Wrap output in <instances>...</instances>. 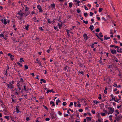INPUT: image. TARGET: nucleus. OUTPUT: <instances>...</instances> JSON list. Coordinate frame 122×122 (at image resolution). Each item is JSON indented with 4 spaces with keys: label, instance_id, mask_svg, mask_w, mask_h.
<instances>
[{
    "label": "nucleus",
    "instance_id": "nucleus-1",
    "mask_svg": "<svg viewBox=\"0 0 122 122\" xmlns=\"http://www.w3.org/2000/svg\"><path fill=\"white\" fill-rule=\"evenodd\" d=\"M17 86L19 89V91L20 92V90H21V93H22L24 91H25V92L26 93L28 92V89H27L26 85H24L23 89L21 88V87L22 86V85H21L20 84H19V83L17 84Z\"/></svg>",
    "mask_w": 122,
    "mask_h": 122
},
{
    "label": "nucleus",
    "instance_id": "nucleus-2",
    "mask_svg": "<svg viewBox=\"0 0 122 122\" xmlns=\"http://www.w3.org/2000/svg\"><path fill=\"white\" fill-rule=\"evenodd\" d=\"M108 109L109 110V112L108 114H112L114 111V109L112 107H108Z\"/></svg>",
    "mask_w": 122,
    "mask_h": 122
},
{
    "label": "nucleus",
    "instance_id": "nucleus-3",
    "mask_svg": "<svg viewBox=\"0 0 122 122\" xmlns=\"http://www.w3.org/2000/svg\"><path fill=\"white\" fill-rule=\"evenodd\" d=\"M7 86L8 87V88L11 89L14 87V85L11 84L10 82L9 84H7Z\"/></svg>",
    "mask_w": 122,
    "mask_h": 122
},
{
    "label": "nucleus",
    "instance_id": "nucleus-4",
    "mask_svg": "<svg viewBox=\"0 0 122 122\" xmlns=\"http://www.w3.org/2000/svg\"><path fill=\"white\" fill-rule=\"evenodd\" d=\"M83 36L84 39L85 41L86 40L88 39V37L86 34H84L83 35Z\"/></svg>",
    "mask_w": 122,
    "mask_h": 122
},
{
    "label": "nucleus",
    "instance_id": "nucleus-5",
    "mask_svg": "<svg viewBox=\"0 0 122 122\" xmlns=\"http://www.w3.org/2000/svg\"><path fill=\"white\" fill-rule=\"evenodd\" d=\"M2 23H3L5 25H6L7 24V22L6 20L4 19L3 20L2 19L1 20Z\"/></svg>",
    "mask_w": 122,
    "mask_h": 122
},
{
    "label": "nucleus",
    "instance_id": "nucleus-6",
    "mask_svg": "<svg viewBox=\"0 0 122 122\" xmlns=\"http://www.w3.org/2000/svg\"><path fill=\"white\" fill-rule=\"evenodd\" d=\"M86 118L87 120V122H90L92 119L91 117H87Z\"/></svg>",
    "mask_w": 122,
    "mask_h": 122
},
{
    "label": "nucleus",
    "instance_id": "nucleus-7",
    "mask_svg": "<svg viewBox=\"0 0 122 122\" xmlns=\"http://www.w3.org/2000/svg\"><path fill=\"white\" fill-rule=\"evenodd\" d=\"M111 51L113 54H116L117 51L115 50H111Z\"/></svg>",
    "mask_w": 122,
    "mask_h": 122
},
{
    "label": "nucleus",
    "instance_id": "nucleus-8",
    "mask_svg": "<svg viewBox=\"0 0 122 122\" xmlns=\"http://www.w3.org/2000/svg\"><path fill=\"white\" fill-rule=\"evenodd\" d=\"M8 56H10V57L11 58L12 60H13L14 58L12 57H14V56L12 55H11L10 53H8L7 54Z\"/></svg>",
    "mask_w": 122,
    "mask_h": 122
},
{
    "label": "nucleus",
    "instance_id": "nucleus-9",
    "mask_svg": "<svg viewBox=\"0 0 122 122\" xmlns=\"http://www.w3.org/2000/svg\"><path fill=\"white\" fill-rule=\"evenodd\" d=\"M18 14L19 15L20 17H22L23 16L24 13H22L20 11L18 12Z\"/></svg>",
    "mask_w": 122,
    "mask_h": 122
},
{
    "label": "nucleus",
    "instance_id": "nucleus-10",
    "mask_svg": "<svg viewBox=\"0 0 122 122\" xmlns=\"http://www.w3.org/2000/svg\"><path fill=\"white\" fill-rule=\"evenodd\" d=\"M107 35H105L104 36V40H106L107 39H110V37H107Z\"/></svg>",
    "mask_w": 122,
    "mask_h": 122
},
{
    "label": "nucleus",
    "instance_id": "nucleus-11",
    "mask_svg": "<svg viewBox=\"0 0 122 122\" xmlns=\"http://www.w3.org/2000/svg\"><path fill=\"white\" fill-rule=\"evenodd\" d=\"M50 104L52 105V106L53 107L54 106H55V104L54 102L52 101H51L50 102Z\"/></svg>",
    "mask_w": 122,
    "mask_h": 122
},
{
    "label": "nucleus",
    "instance_id": "nucleus-12",
    "mask_svg": "<svg viewBox=\"0 0 122 122\" xmlns=\"http://www.w3.org/2000/svg\"><path fill=\"white\" fill-rule=\"evenodd\" d=\"M94 27L93 25H91L89 27V29L91 30H92L94 29Z\"/></svg>",
    "mask_w": 122,
    "mask_h": 122
},
{
    "label": "nucleus",
    "instance_id": "nucleus-13",
    "mask_svg": "<svg viewBox=\"0 0 122 122\" xmlns=\"http://www.w3.org/2000/svg\"><path fill=\"white\" fill-rule=\"evenodd\" d=\"M15 109H16V111H15L16 112H17V113H18L19 112H21L20 111H19V110L18 109V108L17 107H16Z\"/></svg>",
    "mask_w": 122,
    "mask_h": 122
},
{
    "label": "nucleus",
    "instance_id": "nucleus-14",
    "mask_svg": "<svg viewBox=\"0 0 122 122\" xmlns=\"http://www.w3.org/2000/svg\"><path fill=\"white\" fill-rule=\"evenodd\" d=\"M14 91H15V95H18L19 94V93L17 91V89L16 88H15L14 89Z\"/></svg>",
    "mask_w": 122,
    "mask_h": 122
},
{
    "label": "nucleus",
    "instance_id": "nucleus-15",
    "mask_svg": "<svg viewBox=\"0 0 122 122\" xmlns=\"http://www.w3.org/2000/svg\"><path fill=\"white\" fill-rule=\"evenodd\" d=\"M30 26V25H29L28 24L27 26H25V29L27 30H28V28Z\"/></svg>",
    "mask_w": 122,
    "mask_h": 122
},
{
    "label": "nucleus",
    "instance_id": "nucleus-16",
    "mask_svg": "<svg viewBox=\"0 0 122 122\" xmlns=\"http://www.w3.org/2000/svg\"><path fill=\"white\" fill-rule=\"evenodd\" d=\"M120 118H121L119 116L117 117L116 118V119L117 121H118Z\"/></svg>",
    "mask_w": 122,
    "mask_h": 122
},
{
    "label": "nucleus",
    "instance_id": "nucleus-17",
    "mask_svg": "<svg viewBox=\"0 0 122 122\" xmlns=\"http://www.w3.org/2000/svg\"><path fill=\"white\" fill-rule=\"evenodd\" d=\"M37 9H41L42 8L41 7V6L39 5H38L37 6Z\"/></svg>",
    "mask_w": 122,
    "mask_h": 122
},
{
    "label": "nucleus",
    "instance_id": "nucleus-18",
    "mask_svg": "<svg viewBox=\"0 0 122 122\" xmlns=\"http://www.w3.org/2000/svg\"><path fill=\"white\" fill-rule=\"evenodd\" d=\"M24 82L23 79L22 78H21L20 81L19 82V84H20V83L21 82Z\"/></svg>",
    "mask_w": 122,
    "mask_h": 122
},
{
    "label": "nucleus",
    "instance_id": "nucleus-19",
    "mask_svg": "<svg viewBox=\"0 0 122 122\" xmlns=\"http://www.w3.org/2000/svg\"><path fill=\"white\" fill-rule=\"evenodd\" d=\"M60 102V101L59 99H58L57 100H56V104L57 105H58V103H59Z\"/></svg>",
    "mask_w": 122,
    "mask_h": 122
},
{
    "label": "nucleus",
    "instance_id": "nucleus-20",
    "mask_svg": "<svg viewBox=\"0 0 122 122\" xmlns=\"http://www.w3.org/2000/svg\"><path fill=\"white\" fill-rule=\"evenodd\" d=\"M20 60L19 61V62L20 63H22V62H23L24 61V60L22 58H21L20 59Z\"/></svg>",
    "mask_w": 122,
    "mask_h": 122
},
{
    "label": "nucleus",
    "instance_id": "nucleus-21",
    "mask_svg": "<svg viewBox=\"0 0 122 122\" xmlns=\"http://www.w3.org/2000/svg\"><path fill=\"white\" fill-rule=\"evenodd\" d=\"M11 99H12V102H16L15 101L17 100L16 99H14V98H11Z\"/></svg>",
    "mask_w": 122,
    "mask_h": 122
},
{
    "label": "nucleus",
    "instance_id": "nucleus-22",
    "mask_svg": "<svg viewBox=\"0 0 122 122\" xmlns=\"http://www.w3.org/2000/svg\"><path fill=\"white\" fill-rule=\"evenodd\" d=\"M73 5V4L72 2H70L69 3V6L70 8H71Z\"/></svg>",
    "mask_w": 122,
    "mask_h": 122
},
{
    "label": "nucleus",
    "instance_id": "nucleus-23",
    "mask_svg": "<svg viewBox=\"0 0 122 122\" xmlns=\"http://www.w3.org/2000/svg\"><path fill=\"white\" fill-rule=\"evenodd\" d=\"M51 7L53 8H55V5L54 3L51 4Z\"/></svg>",
    "mask_w": 122,
    "mask_h": 122
},
{
    "label": "nucleus",
    "instance_id": "nucleus-24",
    "mask_svg": "<svg viewBox=\"0 0 122 122\" xmlns=\"http://www.w3.org/2000/svg\"><path fill=\"white\" fill-rule=\"evenodd\" d=\"M52 89H51V90H47L46 93H47L48 94L49 92H52Z\"/></svg>",
    "mask_w": 122,
    "mask_h": 122
},
{
    "label": "nucleus",
    "instance_id": "nucleus-25",
    "mask_svg": "<svg viewBox=\"0 0 122 122\" xmlns=\"http://www.w3.org/2000/svg\"><path fill=\"white\" fill-rule=\"evenodd\" d=\"M40 80L41 81H42L44 83H45L46 82V81L45 79H41Z\"/></svg>",
    "mask_w": 122,
    "mask_h": 122
},
{
    "label": "nucleus",
    "instance_id": "nucleus-26",
    "mask_svg": "<svg viewBox=\"0 0 122 122\" xmlns=\"http://www.w3.org/2000/svg\"><path fill=\"white\" fill-rule=\"evenodd\" d=\"M13 27L14 28V29L15 30H17V29L16 27H15V25L14 24L13 26Z\"/></svg>",
    "mask_w": 122,
    "mask_h": 122
},
{
    "label": "nucleus",
    "instance_id": "nucleus-27",
    "mask_svg": "<svg viewBox=\"0 0 122 122\" xmlns=\"http://www.w3.org/2000/svg\"><path fill=\"white\" fill-rule=\"evenodd\" d=\"M93 102L94 103H95L96 104H97L99 103V102L96 100H94L93 101Z\"/></svg>",
    "mask_w": 122,
    "mask_h": 122
},
{
    "label": "nucleus",
    "instance_id": "nucleus-28",
    "mask_svg": "<svg viewBox=\"0 0 122 122\" xmlns=\"http://www.w3.org/2000/svg\"><path fill=\"white\" fill-rule=\"evenodd\" d=\"M38 10H39V12H40L41 13L43 11V10L42 9V8H41V9H39Z\"/></svg>",
    "mask_w": 122,
    "mask_h": 122
},
{
    "label": "nucleus",
    "instance_id": "nucleus-29",
    "mask_svg": "<svg viewBox=\"0 0 122 122\" xmlns=\"http://www.w3.org/2000/svg\"><path fill=\"white\" fill-rule=\"evenodd\" d=\"M122 48L120 49V50H117V51L118 52H120L121 53H122Z\"/></svg>",
    "mask_w": 122,
    "mask_h": 122
},
{
    "label": "nucleus",
    "instance_id": "nucleus-30",
    "mask_svg": "<svg viewBox=\"0 0 122 122\" xmlns=\"http://www.w3.org/2000/svg\"><path fill=\"white\" fill-rule=\"evenodd\" d=\"M76 11L78 13H80L81 11V10L78 8L77 9Z\"/></svg>",
    "mask_w": 122,
    "mask_h": 122
},
{
    "label": "nucleus",
    "instance_id": "nucleus-31",
    "mask_svg": "<svg viewBox=\"0 0 122 122\" xmlns=\"http://www.w3.org/2000/svg\"><path fill=\"white\" fill-rule=\"evenodd\" d=\"M91 112L93 114H95V112L94 110H92Z\"/></svg>",
    "mask_w": 122,
    "mask_h": 122
},
{
    "label": "nucleus",
    "instance_id": "nucleus-32",
    "mask_svg": "<svg viewBox=\"0 0 122 122\" xmlns=\"http://www.w3.org/2000/svg\"><path fill=\"white\" fill-rule=\"evenodd\" d=\"M99 95V96L98 97V98L100 100L101 99V98H102V97H101L102 95L101 94H100Z\"/></svg>",
    "mask_w": 122,
    "mask_h": 122
},
{
    "label": "nucleus",
    "instance_id": "nucleus-33",
    "mask_svg": "<svg viewBox=\"0 0 122 122\" xmlns=\"http://www.w3.org/2000/svg\"><path fill=\"white\" fill-rule=\"evenodd\" d=\"M73 105V103L72 102H71L70 103L69 105V107H71V106Z\"/></svg>",
    "mask_w": 122,
    "mask_h": 122
},
{
    "label": "nucleus",
    "instance_id": "nucleus-34",
    "mask_svg": "<svg viewBox=\"0 0 122 122\" xmlns=\"http://www.w3.org/2000/svg\"><path fill=\"white\" fill-rule=\"evenodd\" d=\"M68 68V67L67 66H66L65 67H64L65 70L66 71V70H67L68 71V69H67Z\"/></svg>",
    "mask_w": 122,
    "mask_h": 122
},
{
    "label": "nucleus",
    "instance_id": "nucleus-35",
    "mask_svg": "<svg viewBox=\"0 0 122 122\" xmlns=\"http://www.w3.org/2000/svg\"><path fill=\"white\" fill-rule=\"evenodd\" d=\"M50 19H48L47 20V21H48V22L49 23V24H51L52 22V21H50Z\"/></svg>",
    "mask_w": 122,
    "mask_h": 122
},
{
    "label": "nucleus",
    "instance_id": "nucleus-36",
    "mask_svg": "<svg viewBox=\"0 0 122 122\" xmlns=\"http://www.w3.org/2000/svg\"><path fill=\"white\" fill-rule=\"evenodd\" d=\"M112 115H110L109 116V117L110 120V121H112Z\"/></svg>",
    "mask_w": 122,
    "mask_h": 122
},
{
    "label": "nucleus",
    "instance_id": "nucleus-37",
    "mask_svg": "<svg viewBox=\"0 0 122 122\" xmlns=\"http://www.w3.org/2000/svg\"><path fill=\"white\" fill-rule=\"evenodd\" d=\"M103 10L102 8H99V12H101V11Z\"/></svg>",
    "mask_w": 122,
    "mask_h": 122
},
{
    "label": "nucleus",
    "instance_id": "nucleus-38",
    "mask_svg": "<svg viewBox=\"0 0 122 122\" xmlns=\"http://www.w3.org/2000/svg\"><path fill=\"white\" fill-rule=\"evenodd\" d=\"M83 23H85V24H87L88 23V21L87 20L85 21L84 20H83Z\"/></svg>",
    "mask_w": 122,
    "mask_h": 122
},
{
    "label": "nucleus",
    "instance_id": "nucleus-39",
    "mask_svg": "<svg viewBox=\"0 0 122 122\" xmlns=\"http://www.w3.org/2000/svg\"><path fill=\"white\" fill-rule=\"evenodd\" d=\"M25 69L26 70L27 69H28V66L27 65H25L24 66Z\"/></svg>",
    "mask_w": 122,
    "mask_h": 122
},
{
    "label": "nucleus",
    "instance_id": "nucleus-40",
    "mask_svg": "<svg viewBox=\"0 0 122 122\" xmlns=\"http://www.w3.org/2000/svg\"><path fill=\"white\" fill-rule=\"evenodd\" d=\"M84 15L85 17H86L88 15V14L87 13H84Z\"/></svg>",
    "mask_w": 122,
    "mask_h": 122
},
{
    "label": "nucleus",
    "instance_id": "nucleus-41",
    "mask_svg": "<svg viewBox=\"0 0 122 122\" xmlns=\"http://www.w3.org/2000/svg\"><path fill=\"white\" fill-rule=\"evenodd\" d=\"M67 103H66L65 102H63L62 104L64 106H65L66 105Z\"/></svg>",
    "mask_w": 122,
    "mask_h": 122
},
{
    "label": "nucleus",
    "instance_id": "nucleus-42",
    "mask_svg": "<svg viewBox=\"0 0 122 122\" xmlns=\"http://www.w3.org/2000/svg\"><path fill=\"white\" fill-rule=\"evenodd\" d=\"M94 44L92 43L91 45H90L91 47L92 48H94Z\"/></svg>",
    "mask_w": 122,
    "mask_h": 122
},
{
    "label": "nucleus",
    "instance_id": "nucleus-43",
    "mask_svg": "<svg viewBox=\"0 0 122 122\" xmlns=\"http://www.w3.org/2000/svg\"><path fill=\"white\" fill-rule=\"evenodd\" d=\"M93 14H94V13H92L91 12H90V16H92L93 15Z\"/></svg>",
    "mask_w": 122,
    "mask_h": 122
},
{
    "label": "nucleus",
    "instance_id": "nucleus-44",
    "mask_svg": "<svg viewBox=\"0 0 122 122\" xmlns=\"http://www.w3.org/2000/svg\"><path fill=\"white\" fill-rule=\"evenodd\" d=\"M17 64L19 65L20 66H22V64H20V63L19 62H18Z\"/></svg>",
    "mask_w": 122,
    "mask_h": 122
},
{
    "label": "nucleus",
    "instance_id": "nucleus-45",
    "mask_svg": "<svg viewBox=\"0 0 122 122\" xmlns=\"http://www.w3.org/2000/svg\"><path fill=\"white\" fill-rule=\"evenodd\" d=\"M5 118L6 119H7V120H8L9 119V117H8V116H5Z\"/></svg>",
    "mask_w": 122,
    "mask_h": 122
},
{
    "label": "nucleus",
    "instance_id": "nucleus-46",
    "mask_svg": "<svg viewBox=\"0 0 122 122\" xmlns=\"http://www.w3.org/2000/svg\"><path fill=\"white\" fill-rule=\"evenodd\" d=\"M37 63H39V64H40V65H39V66H41V62H40V61H38V62H37Z\"/></svg>",
    "mask_w": 122,
    "mask_h": 122
},
{
    "label": "nucleus",
    "instance_id": "nucleus-47",
    "mask_svg": "<svg viewBox=\"0 0 122 122\" xmlns=\"http://www.w3.org/2000/svg\"><path fill=\"white\" fill-rule=\"evenodd\" d=\"M58 25L59 26V27L60 29L61 28V27L62 25L58 23Z\"/></svg>",
    "mask_w": 122,
    "mask_h": 122
},
{
    "label": "nucleus",
    "instance_id": "nucleus-48",
    "mask_svg": "<svg viewBox=\"0 0 122 122\" xmlns=\"http://www.w3.org/2000/svg\"><path fill=\"white\" fill-rule=\"evenodd\" d=\"M11 96H12L11 98H15L16 96H14V95H11Z\"/></svg>",
    "mask_w": 122,
    "mask_h": 122
},
{
    "label": "nucleus",
    "instance_id": "nucleus-49",
    "mask_svg": "<svg viewBox=\"0 0 122 122\" xmlns=\"http://www.w3.org/2000/svg\"><path fill=\"white\" fill-rule=\"evenodd\" d=\"M99 35L101 37H103V36L102 35V33L101 32H100L99 33Z\"/></svg>",
    "mask_w": 122,
    "mask_h": 122
},
{
    "label": "nucleus",
    "instance_id": "nucleus-50",
    "mask_svg": "<svg viewBox=\"0 0 122 122\" xmlns=\"http://www.w3.org/2000/svg\"><path fill=\"white\" fill-rule=\"evenodd\" d=\"M29 9V8H28V7H25V11H28Z\"/></svg>",
    "mask_w": 122,
    "mask_h": 122
},
{
    "label": "nucleus",
    "instance_id": "nucleus-51",
    "mask_svg": "<svg viewBox=\"0 0 122 122\" xmlns=\"http://www.w3.org/2000/svg\"><path fill=\"white\" fill-rule=\"evenodd\" d=\"M99 63L101 64L102 65H103V64L102 61L101 60H99Z\"/></svg>",
    "mask_w": 122,
    "mask_h": 122
},
{
    "label": "nucleus",
    "instance_id": "nucleus-52",
    "mask_svg": "<svg viewBox=\"0 0 122 122\" xmlns=\"http://www.w3.org/2000/svg\"><path fill=\"white\" fill-rule=\"evenodd\" d=\"M0 37H4V35L3 34H0Z\"/></svg>",
    "mask_w": 122,
    "mask_h": 122
},
{
    "label": "nucleus",
    "instance_id": "nucleus-53",
    "mask_svg": "<svg viewBox=\"0 0 122 122\" xmlns=\"http://www.w3.org/2000/svg\"><path fill=\"white\" fill-rule=\"evenodd\" d=\"M100 30L99 28H97L96 30V32H99V31Z\"/></svg>",
    "mask_w": 122,
    "mask_h": 122
},
{
    "label": "nucleus",
    "instance_id": "nucleus-54",
    "mask_svg": "<svg viewBox=\"0 0 122 122\" xmlns=\"http://www.w3.org/2000/svg\"><path fill=\"white\" fill-rule=\"evenodd\" d=\"M29 120H30V118L28 117H26V120L27 121H28Z\"/></svg>",
    "mask_w": 122,
    "mask_h": 122
},
{
    "label": "nucleus",
    "instance_id": "nucleus-55",
    "mask_svg": "<svg viewBox=\"0 0 122 122\" xmlns=\"http://www.w3.org/2000/svg\"><path fill=\"white\" fill-rule=\"evenodd\" d=\"M79 73H80L81 74H82L83 75H84V72L83 71H79Z\"/></svg>",
    "mask_w": 122,
    "mask_h": 122
},
{
    "label": "nucleus",
    "instance_id": "nucleus-56",
    "mask_svg": "<svg viewBox=\"0 0 122 122\" xmlns=\"http://www.w3.org/2000/svg\"><path fill=\"white\" fill-rule=\"evenodd\" d=\"M78 111L80 112H82L83 111V110L82 109H79Z\"/></svg>",
    "mask_w": 122,
    "mask_h": 122
},
{
    "label": "nucleus",
    "instance_id": "nucleus-57",
    "mask_svg": "<svg viewBox=\"0 0 122 122\" xmlns=\"http://www.w3.org/2000/svg\"><path fill=\"white\" fill-rule=\"evenodd\" d=\"M45 120L46 121H49L50 120V118H46L45 119Z\"/></svg>",
    "mask_w": 122,
    "mask_h": 122
},
{
    "label": "nucleus",
    "instance_id": "nucleus-58",
    "mask_svg": "<svg viewBox=\"0 0 122 122\" xmlns=\"http://www.w3.org/2000/svg\"><path fill=\"white\" fill-rule=\"evenodd\" d=\"M84 7L85 8V9L86 10H88V8H87L86 6L85 5L84 6Z\"/></svg>",
    "mask_w": 122,
    "mask_h": 122
},
{
    "label": "nucleus",
    "instance_id": "nucleus-59",
    "mask_svg": "<svg viewBox=\"0 0 122 122\" xmlns=\"http://www.w3.org/2000/svg\"><path fill=\"white\" fill-rule=\"evenodd\" d=\"M43 107L45 109H46L47 110H48V108H47V107L46 106H45L44 105H43Z\"/></svg>",
    "mask_w": 122,
    "mask_h": 122
},
{
    "label": "nucleus",
    "instance_id": "nucleus-60",
    "mask_svg": "<svg viewBox=\"0 0 122 122\" xmlns=\"http://www.w3.org/2000/svg\"><path fill=\"white\" fill-rule=\"evenodd\" d=\"M51 116L52 118V119H53L54 118V115L53 114L51 115Z\"/></svg>",
    "mask_w": 122,
    "mask_h": 122
},
{
    "label": "nucleus",
    "instance_id": "nucleus-61",
    "mask_svg": "<svg viewBox=\"0 0 122 122\" xmlns=\"http://www.w3.org/2000/svg\"><path fill=\"white\" fill-rule=\"evenodd\" d=\"M112 30H110V34H112L113 33L112 32Z\"/></svg>",
    "mask_w": 122,
    "mask_h": 122
},
{
    "label": "nucleus",
    "instance_id": "nucleus-62",
    "mask_svg": "<svg viewBox=\"0 0 122 122\" xmlns=\"http://www.w3.org/2000/svg\"><path fill=\"white\" fill-rule=\"evenodd\" d=\"M105 113H101V115L102 116H104L105 115Z\"/></svg>",
    "mask_w": 122,
    "mask_h": 122
},
{
    "label": "nucleus",
    "instance_id": "nucleus-63",
    "mask_svg": "<svg viewBox=\"0 0 122 122\" xmlns=\"http://www.w3.org/2000/svg\"><path fill=\"white\" fill-rule=\"evenodd\" d=\"M121 55V54H117V56L120 57Z\"/></svg>",
    "mask_w": 122,
    "mask_h": 122
},
{
    "label": "nucleus",
    "instance_id": "nucleus-64",
    "mask_svg": "<svg viewBox=\"0 0 122 122\" xmlns=\"http://www.w3.org/2000/svg\"><path fill=\"white\" fill-rule=\"evenodd\" d=\"M115 112H117V114H119V112L118 111V110H116L115 111Z\"/></svg>",
    "mask_w": 122,
    "mask_h": 122
}]
</instances>
